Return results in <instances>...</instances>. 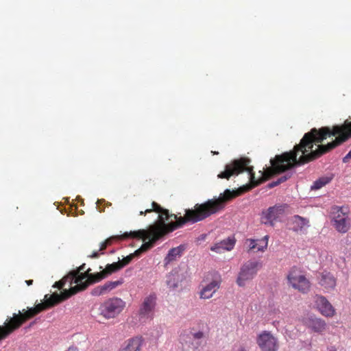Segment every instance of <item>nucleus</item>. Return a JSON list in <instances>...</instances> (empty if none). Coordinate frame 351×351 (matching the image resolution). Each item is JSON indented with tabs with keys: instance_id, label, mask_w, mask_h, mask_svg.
Here are the masks:
<instances>
[{
	"instance_id": "1a4fd4ad",
	"label": "nucleus",
	"mask_w": 351,
	"mask_h": 351,
	"mask_svg": "<svg viewBox=\"0 0 351 351\" xmlns=\"http://www.w3.org/2000/svg\"><path fill=\"white\" fill-rule=\"evenodd\" d=\"M125 302L119 298H112L100 306V313L107 319L114 318L124 309Z\"/></svg>"
},
{
	"instance_id": "aec40b11",
	"label": "nucleus",
	"mask_w": 351,
	"mask_h": 351,
	"mask_svg": "<svg viewBox=\"0 0 351 351\" xmlns=\"http://www.w3.org/2000/svg\"><path fill=\"white\" fill-rule=\"evenodd\" d=\"M319 285L326 290L329 291L335 288L336 280L331 274L323 272L321 275Z\"/></svg>"
},
{
	"instance_id": "a18cd8bd",
	"label": "nucleus",
	"mask_w": 351,
	"mask_h": 351,
	"mask_svg": "<svg viewBox=\"0 0 351 351\" xmlns=\"http://www.w3.org/2000/svg\"><path fill=\"white\" fill-rule=\"evenodd\" d=\"M106 204H107V205L110 206V205H111V203H108V202Z\"/></svg>"
},
{
	"instance_id": "9b49d317",
	"label": "nucleus",
	"mask_w": 351,
	"mask_h": 351,
	"mask_svg": "<svg viewBox=\"0 0 351 351\" xmlns=\"http://www.w3.org/2000/svg\"><path fill=\"white\" fill-rule=\"evenodd\" d=\"M333 226L340 233L347 232L350 228V219L343 207L333 208Z\"/></svg>"
},
{
	"instance_id": "4c0bfd02",
	"label": "nucleus",
	"mask_w": 351,
	"mask_h": 351,
	"mask_svg": "<svg viewBox=\"0 0 351 351\" xmlns=\"http://www.w3.org/2000/svg\"><path fill=\"white\" fill-rule=\"evenodd\" d=\"M152 212H154V208L152 206L151 208H147L144 211H141L139 215H145L147 213H150Z\"/></svg>"
},
{
	"instance_id": "9d476101",
	"label": "nucleus",
	"mask_w": 351,
	"mask_h": 351,
	"mask_svg": "<svg viewBox=\"0 0 351 351\" xmlns=\"http://www.w3.org/2000/svg\"><path fill=\"white\" fill-rule=\"evenodd\" d=\"M157 296L154 293L146 296L140 306L138 315L141 319H152L155 314Z\"/></svg>"
},
{
	"instance_id": "c9c22d12",
	"label": "nucleus",
	"mask_w": 351,
	"mask_h": 351,
	"mask_svg": "<svg viewBox=\"0 0 351 351\" xmlns=\"http://www.w3.org/2000/svg\"><path fill=\"white\" fill-rule=\"evenodd\" d=\"M106 201L104 199H98L97 202V206H98V210L99 212L100 213H103L104 212V208H102L101 207V205L103 204V203H105Z\"/></svg>"
},
{
	"instance_id": "0eeeda50",
	"label": "nucleus",
	"mask_w": 351,
	"mask_h": 351,
	"mask_svg": "<svg viewBox=\"0 0 351 351\" xmlns=\"http://www.w3.org/2000/svg\"><path fill=\"white\" fill-rule=\"evenodd\" d=\"M91 269L88 268L80 278L77 280V285L69 288L67 291L71 296L76 294L79 291L86 289L90 285L101 281L106 278L104 272L101 270L100 272L91 274Z\"/></svg>"
},
{
	"instance_id": "c03bdc74",
	"label": "nucleus",
	"mask_w": 351,
	"mask_h": 351,
	"mask_svg": "<svg viewBox=\"0 0 351 351\" xmlns=\"http://www.w3.org/2000/svg\"><path fill=\"white\" fill-rule=\"evenodd\" d=\"M239 351H246V350H245V348H240V349L239 350Z\"/></svg>"
},
{
	"instance_id": "ea45409f",
	"label": "nucleus",
	"mask_w": 351,
	"mask_h": 351,
	"mask_svg": "<svg viewBox=\"0 0 351 351\" xmlns=\"http://www.w3.org/2000/svg\"><path fill=\"white\" fill-rule=\"evenodd\" d=\"M278 184H279L278 183V182H277V181H274V182H271V183L269 184V187H270V188H272V187H274V186H277V185H278Z\"/></svg>"
},
{
	"instance_id": "20e7f679",
	"label": "nucleus",
	"mask_w": 351,
	"mask_h": 351,
	"mask_svg": "<svg viewBox=\"0 0 351 351\" xmlns=\"http://www.w3.org/2000/svg\"><path fill=\"white\" fill-rule=\"evenodd\" d=\"M71 294L69 293L67 289H64L60 294L57 293L52 295H45V302L40 303L34 307L29 308L27 310L23 309L18 313H14L11 317L10 328L9 331H15L19 329L25 322L32 319L43 311L51 308L61 302L69 298Z\"/></svg>"
},
{
	"instance_id": "a211bd4d",
	"label": "nucleus",
	"mask_w": 351,
	"mask_h": 351,
	"mask_svg": "<svg viewBox=\"0 0 351 351\" xmlns=\"http://www.w3.org/2000/svg\"><path fill=\"white\" fill-rule=\"evenodd\" d=\"M143 344V339L141 337H135L127 340L125 346L119 351H141Z\"/></svg>"
},
{
	"instance_id": "2f4dec72",
	"label": "nucleus",
	"mask_w": 351,
	"mask_h": 351,
	"mask_svg": "<svg viewBox=\"0 0 351 351\" xmlns=\"http://www.w3.org/2000/svg\"><path fill=\"white\" fill-rule=\"evenodd\" d=\"M245 245L247 246L248 252L256 250L258 245V239H247L245 241Z\"/></svg>"
},
{
	"instance_id": "58836bf2",
	"label": "nucleus",
	"mask_w": 351,
	"mask_h": 351,
	"mask_svg": "<svg viewBox=\"0 0 351 351\" xmlns=\"http://www.w3.org/2000/svg\"><path fill=\"white\" fill-rule=\"evenodd\" d=\"M289 178H290V176H283L280 177V178H278L276 181L280 184V183L285 182Z\"/></svg>"
},
{
	"instance_id": "79ce46f5",
	"label": "nucleus",
	"mask_w": 351,
	"mask_h": 351,
	"mask_svg": "<svg viewBox=\"0 0 351 351\" xmlns=\"http://www.w3.org/2000/svg\"><path fill=\"white\" fill-rule=\"evenodd\" d=\"M66 351H78L77 348L70 347Z\"/></svg>"
},
{
	"instance_id": "473e14b6",
	"label": "nucleus",
	"mask_w": 351,
	"mask_h": 351,
	"mask_svg": "<svg viewBox=\"0 0 351 351\" xmlns=\"http://www.w3.org/2000/svg\"><path fill=\"white\" fill-rule=\"evenodd\" d=\"M66 282L69 283V278H67V275L65 276L62 280L56 282L53 287L60 289L63 288V287L66 285Z\"/></svg>"
},
{
	"instance_id": "412c9836",
	"label": "nucleus",
	"mask_w": 351,
	"mask_h": 351,
	"mask_svg": "<svg viewBox=\"0 0 351 351\" xmlns=\"http://www.w3.org/2000/svg\"><path fill=\"white\" fill-rule=\"evenodd\" d=\"M184 250V245H179L176 247L171 248L167 256L165 258V264L168 265L172 261H176L178 258H180L182 256V252Z\"/></svg>"
},
{
	"instance_id": "f03ea898",
	"label": "nucleus",
	"mask_w": 351,
	"mask_h": 351,
	"mask_svg": "<svg viewBox=\"0 0 351 351\" xmlns=\"http://www.w3.org/2000/svg\"><path fill=\"white\" fill-rule=\"evenodd\" d=\"M241 191L226 189L217 198L208 199L202 204H196L193 208L186 209L184 217L170 214L169 210L162 208L158 203L152 202L154 212L159 214L157 222L149 226H157L159 232L167 234L182 228L186 223H195L223 210L226 204L241 195Z\"/></svg>"
},
{
	"instance_id": "bb28decb",
	"label": "nucleus",
	"mask_w": 351,
	"mask_h": 351,
	"mask_svg": "<svg viewBox=\"0 0 351 351\" xmlns=\"http://www.w3.org/2000/svg\"><path fill=\"white\" fill-rule=\"evenodd\" d=\"M139 254V250H137L134 252V253L130 254L128 256L124 257L121 261H119L118 263L122 269L125 266L128 265L130 263V262L133 260V258Z\"/></svg>"
},
{
	"instance_id": "f3484780",
	"label": "nucleus",
	"mask_w": 351,
	"mask_h": 351,
	"mask_svg": "<svg viewBox=\"0 0 351 351\" xmlns=\"http://www.w3.org/2000/svg\"><path fill=\"white\" fill-rule=\"evenodd\" d=\"M221 284L220 280H215L202 288L200 291V298L209 299L219 289Z\"/></svg>"
},
{
	"instance_id": "5701e85b",
	"label": "nucleus",
	"mask_w": 351,
	"mask_h": 351,
	"mask_svg": "<svg viewBox=\"0 0 351 351\" xmlns=\"http://www.w3.org/2000/svg\"><path fill=\"white\" fill-rule=\"evenodd\" d=\"M180 276L177 272H171L167 278V284L169 288L175 289L178 287Z\"/></svg>"
},
{
	"instance_id": "37998d69",
	"label": "nucleus",
	"mask_w": 351,
	"mask_h": 351,
	"mask_svg": "<svg viewBox=\"0 0 351 351\" xmlns=\"http://www.w3.org/2000/svg\"><path fill=\"white\" fill-rule=\"evenodd\" d=\"M26 284L29 286V285H32L33 284V280H26L25 281Z\"/></svg>"
},
{
	"instance_id": "e433bc0d",
	"label": "nucleus",
	"mask_w": 351,
	"mask_h": 351,
	"mask_svg": "<svg viewBox=\"0 0 351 351\" xmlns=\"http://www.w3.org/2000/svg\"><path fill=\"white\" fill-rule=\"evenodd\" d=\"M351 159V149L350 152L343 158V162L347 163L349 160Z\"/></svg>"
},
{
	"instance_id": "a878e982",
	"label": "nucleus",
	"mask_w": 351,
	"mask_h": 351,
	"mask_svg": "<svg viewBox=\"0 0 351 351\" xmlns=\"http://www.w3.org/2000/svg\"><path fill=\"white\" fill-rule=\"evenodd\" d=\"M120 269H121V268L117 261L112 264H108L103 271L107 278L108 276L119 271Z\"/></svg>"
},
{
	"instance_id": "dca6fc26",
	"label": "nucleus",
	"mask_w": 351,
	"mask_h": 351,
	"mask_svg": "<svg viewBox=\"0 0 351 351\" xmlns=\"http://www.w3.org/2000/svg\"><path fill=\"white\" fill-rule=\"evenodd\" d=\"M123 283V280L122 278L115 281H108L103 285H99L94 288L91 291V294L95 296H99L106 294L112 289L121 285Z\"/></svg>"
},
{
	"instance_id": "39448f33",
	"label": "nucleus",
	"mask_w": 351,
	"mask_h": 351,
	"mask_svg": "<svg viewBox=\"0 0 351 351\" xmlns=\"http://www.w3.org/2000/svg\"><path fill=\"white\" fill-rule=\"evenodd\" d=\"M165 234L160 233L157 226H149L147 230H138L136 231H130V232H125L122 237L124 239H142L144 241L148 239V241L145 242L139 250L141 252H145L154 247L157 241L164 237Z\"/></svg>"
},
{
	"instance_id": "f8f14e48",
	"label": "nucleus",
	"mask_w": 351,
	"mask_h": 351,
	"mask_svg": "<svg viewBox=\"0 0 351 351\" xmlns=\"http://www.w3.org/2000/svg\"><path fill=\"white\" fill-rule=\"evenodd\" d=\"M256 343L262 351H277L278 348L276 338L267 331L258 335Z\"/></svg>"
},
{
	"instance_id": "7ed1b4c3",
	"label": "nucleus",
	"mask_w": 351,
	"mask_h": 351,
	"mask_svg": "<svg viewBox=\"0 0 351 351\" xmlns=\"http://www.w3.org/2000/svg\"><path fill=\"white\" fill-rule=\"evenodd\" d=\"M315 135L318 136L315 138L317 142H323L328 137L335 136V140L322 146L319 151L313 155L315 157L323 156L351 138V121L346 120L343 124L335 125L331 128L325 126L319 129L312 128L304 137V141Z\"/></svg>"
},
{
	"instance_id": "4be33fe9",
	"label": "nucleus",
	"mask_w": 351,
	"mask_h": 351,
	"mask_svg": "<svg viewBox=\"0 0 351 351\" xmlns=\"http://www.w3.org/2000/svg\"><path fill=\"white\" fill-rule=\"evenodd\" d=\"M86 267V264L83 263L77 269L73 270L70 271L67 274V278H69V287H73L72 285L74 283L75 285H77V282H76L78 278L83 274L82 271L84 270Z\"/></svg>"
},
{
	"instance_id": "f704fd0d",
	"label": "nucleus",
	"mask_w": 351,
	"mask_h": 351,
	"mask_svg": "<svg viewBox=\"0 0 351 351\" xmlns=\"http://www.w3.org/2000/svg\"><path fill=\"white\" fill-rule=\"evenodd\" d=\"M192 336L195 339H200L204 338L206 337V335L202 331H198L192 333Z\"/></svg>"
},
{
	"instance_id": "ddd939ff",
	"label": "nucleus",
	"mask_w": 351,
	"mask_h": 351,
	"mask_svg": "<svg viewBox=\"0 0 351 351\" xmlns=\"http://www.w3.org/2000/svg\"><path fill=\"white\" fill-rule=\"evenodd\" d=\"M285 208V205H276L269 207L262 213L261 222L266 225L273 226L274 222L283 215Z\"/></svg>"
},
{
	"instance_id": "4468645a",
	"label": "nucleus",
	"mask_w": 351,
	"mask_h": 351,
	"mask_svg": "<svg viewBox=\"0 0 351 351\" xmlns=\"http://www.w3.org/2000/svg\"><path fill=\"white\" fill-rule=\"evenodd\" d=\"M302 324L313 332L322 334L327 328L326 322L315 316H307L302 318Z\"/></svg>"
},
{
	"instance_id": "c85d7f7f",
	"label": "nucleus",
	"mask_w": 351,
	"mask_h": 351,
	"mask_svg": "<svg viewBox=\"0 0 351 351\" xmlns=\"http://www.w3.org/2000/svg\"><path fill=\"white\" fill-rule=\"evenodd\" d=\"M181 344V351H197V348L191 340L182 341Z\"/></svg>"
},
{
	"instance_id": "b1692460",
	"label": "nucleus",
	"mask_w": 351,
	"mask_h": 351,
	"mask_svg": "<svg viewBox=\"0 0 351 351\" xmlns=\"http://www.w3.org/2000/svg\"><path fill=\"white\" fill-rule=\"evenodd\" d=\"M11 317L6 319L4 323V326H0V340L5 339L9 335L12 333L14 331H9L10 328Z\"/></svg>"
},
{
	"instance_id": "f257e3e1",
	"label": "nucleus",
	"mask_w": 351,
	"mask_h": 351,
	"mask_svg": "<svg viewBox=\"0 0 351 351\" xmlns=\"http://www.w3.org/2000/svg\"><path fill=\"white\" fill-rule=\"evenodd\" d=\"M307 134L308 132L304 134L300 143L295 145L293 150L277 155L274 159H271V167H267L263 171H260L261 177L258 180L255 179L253 167L250 165L251 160L247 158H240L227 164L224 171L219 173L217 177L221 179L229 180L231 176H238L239 173L246 171L250 176V181L255 185H258L275 174L313 161L322 156L315 157L313 155L319 151L324 145L322 144V142H317L315 140L317 135L304 141Z\"/></svg>"
},
{
	"instance_id": "a19ab883",
	"label": "nucleus",
	"mask_w": 351,
	"mask_h": 351,
	"mask_svg": "<svg viewBox=\"0 0 351 351\" xmlns=\"http://www.w3.org/2000/svg\"><path fill=\"white\" fill-rule=\"evenodd\" d=\"M328 351H337V348L335 346H330L328 348Z\"/></svg>"
},
{
	"instance_id": "393cba45",
	"label": "nucleus",
	"mask_w": 351,
	"mask_h": 351,
	"mask_svg": "<svg viewBox=\"0 0 351 351\" xmlns=\"http://www.w3.org/2000/svg\"><path fill=\"white\" fill-rule=\"evenodd\" d=\"M331 180H332V178H330V177L326 176V177L319 178V179H317V180H315L313 182V184L311 186V189L312 190L319 189L322 188L323 186H324L325 185H326L327 184H328Z\"/></svg>"
},
{
	"instance_id": "6e6552de",
	"label": "nucleus",
	"mask_w": 351,
	"mask_h": 351,
	"mask_svg": "<svg viewBox=\"0 0 351 351\" xmlns=\"http://www.w3.org/2000/svg\"><path fill=\"white\" fill-rule=\"evenodd\" d=\"M287 279L289 285L299 292L307 293L310 291V281L297 267L291 268L287 276Z\"/></svg>"
},
{
	"instance_id": "423d86ee",
	"label": "nucleus",
	"mask_w": 351,
	"mask_h": 351,
	"mask_svg": "<svg viewBox=\"0 0 351 351\" xmlns=\"http://www.w3.org/2000/svg\"><path fill=\"white\" fill-rule=\"evenodd\" d=\"M261 267L262 263L258 261L250 260L244 263L240 268L236 280L238 286L245 287L247 282L255 278Z\"/></svg>"
},
{
	"instance_id": "72a5a7b5",
	"label": "nucleus",
	"mask_w": 351,
	"mask_h": 351,
	"mask_svg": "<svg viewBox=\"0 0 351 351\" xmlns=\"http://www.w3.org/2000/svg\"><path fill=\"white\" fill-rule=\"evenodd\" d=\"M123 234L121 235V236H114V237H110L109 238H108L107 239H106L104 241V243L108 245H111L113 241L114 240H117V239H125L124 238L122 237Z\"/></svg>"
},
{
	"instance_id": "c756f323",
	"label": "nucleus",
	"mask_w": 351,
	"mask_h": 351,
	"mask_svg": "<svg viewBox=\"0 0 351 351\" xmlns=\"http://www.w3.org/2000/svg\"><path fill=\"white\" fill-rule=\"evenodd\" d=\"M268 240L269 237L267 235L265 236L261 239H258V245L256 247V250L258 252H264L268 245Z\"/></svg>"
},
{
	"instance_id": "6ab92c4d",
	"label": "nucleus",
	"mask_w": 351,
	"mask_h": 351,
	"mask_svg": "<svg viewBox=\"0 0 351 351\" xmlns=\"http://www.w3.org/2000/svg\"><path fill=\"white\" fill-rule=\"evenodd\" d=\"M235 241L232 239H227L215 244L210 250L217 253H221L223 251H230L233 249Z\"/></svg>"
},
{
	"instance_id": "7c9ffc66",
	"label": "nucleus",
	"mask_w": 351,
	"mask_h": 351,
	"mask_svg": "<svg viewBox=\"0 0 351 351\" xmlns=\"http://www.w3.org/2000/svg\"><path fill=\"white\" fill-rule=\"evenodd\" d=\"M108 245L104 242L100 245V247L98 251L93 252L92 254L89 255L88 257L91 258H97L100 254H104V251L107 248Z\"/></svg>"
},
{
	"instance_id": "2eb2a0df",
	"label": "nucleus",
	"mask_w": 351,
	"mask_h": 351,
	"mask_svg": "<svg viewBox=\"0 0 351 351\" xmlns=\"http://www.w3.org/2000/svg\"><path fill=\"white\" fill-rule=\"evenodd\" d=\"M315 303L317 308L322 315L329 317L335 315V309L325 297L316 295Z\"/></svg>"
},
{
	"instance_id": "cd10ccee",
	"label": "nucleus",
	"mask_w": 351,
	"mask_h": 351,
	"mask_svg": "<svg viewBox=\"0 0 351 351\" xmlns=\"http://www.w3.org/2000/svg\"><path fill=\"white\" fill-rule=\"evenodd\" d=\"M293 222L294 223L298 225V228L300 230H302L305 226H308V221L306 219L302 217L299 215H295L293 217Z\"/></svg>"
}]
</instances>
